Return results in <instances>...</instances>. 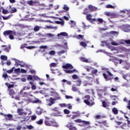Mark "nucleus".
I'll list each match as a JSON object with an SVG mask.
<instances>
[{
    "label": "nucleus",
    "mask_w": 130,
    "mask_h": 130,
    "mask_svg": "<svg viewBox=\"0 0 130 130\" xmlns=\"http://www.w3.org/2000/svg\"><path fill=\"white\" fill-rule=\"evenodd\" d=\"M15 73H20L21 69L20 68L15 69L14 70Z\"/></svg>",
    "instance_id": "52"
},
{
    "label": "nucleus",
    "mask_w": 130,
    "mask_h": 130,
    "mask_svg": "<svg viewBox=\"0 0 130 130\" xmlns=\"http://www.w3.org/2000/svg\"><path fill=\"white\" fill-rule=\"evenodd\" d=\"M2 47H5L3 50H4V51H6V52H9L10 51V50H11V46H9L8 47L6 46V45H2L1 46Z\"/></svg>",
    "instance_id": "11"
},
{
    "label": "nucleus",
    "mask_w": 130,
    "mask_h": 130,
    "mask_svg": "<svg viewBox=\"0 0 130 130\" xmlns=\"http://www.w3.org/2000/svg\"><path fill=\"white\" fill-rule=\"evenodd\" d=\"M84 98L87 99L86 100L89 101L90 99H91V97L89 95H86L84 96Z\"/></svg>",
    "instance_id": "51"
},
{
    "label": "nucleus",
    "mask_w": 130,
    "mask_h": 130,
    "mask_svg": "<svg viewBox=\"0 0 130 130\" xmlns=\"http://www.w3.org/2000/svg\"><path fill=\"white\" fill-rule=\"evenodd\" d=\"M77 39H84V35H79L76 36Z\"/></svg>",
    "instance_id": "29"
},
{
    "label": "nucleus",
    "mask_w": 130,
    "mask_h": 130,
    "mask_svg": "<svg viewBox=\"0 0 130 130\" xmlns=\"http://www.w3.org/2000/svg\"><path fill=\"white\" fill-rule=\"evenodd\" d=\"M45 124L48 126H54L55 127H58V124H57L56 122L50 120V118L47 117H45Z\"/></svg>",
    "instance_id": "1"
},
{
    "label": "nucleus",
    "mask_w": 130,
    "mask_h": 130,
    "mask_svg": "<svg viewBox=\"0 0 130 130\" xmlns=\"http://www.w3.org/2000/svg\"><path fill=\"white\" fill-rule=\"evenodd\" d=\"M58 55H61V54H63V53H66V50H62L61 51L58 52Z\"/></svg>",
    "instance_id": "41"
},
{
    "label": "nucleus",
    "mask_w": 130,
    "mask_h": 130,
    "mask_svg": "<svg viewBox=\"0 0 130 130\" xmlns=\"http://www.w3.org/2000/svg\"><path fill=\"white\" fill-rule=\"evenodd\" d=\"M27 4L29 6H34L35 2L34 1L31 0V1H28Z\"/></svg>",
    "instance_id": "26"
},
{
    "label": "nucleus",
    "mask_w": 130,
    "mask_h": 130,
    "mask_svg": "<svg viewBox=\"0 0 130 130\" xmlns=\"http://www.w3.org/2000/svg\"><path fill=\"white\" fill-rule=\"evenodd\" d=\"M64 71L66 74H74V73H77L78 72L76 69H73V70H64Z\"/></svg>",
    "instance_id": "10"
},
{
    "label": "nucleus",
    "mask_w": 130,
    "mask_h": 130,
    "mask_svg": "<svg viewBox=\"0 0 130 130\" xmlns=\"http://www.w3.org/2000/svg\"><path fill=\"white\" fill-rule=\"evenodd\" d=\"M3 14H4V15H6V14H8V10H6V9H3V11H2Z\"/></svg>",
    "instance_id": "56"
},
{
    "label": "nucleus",
    "mask_w": 130,
    "mask_h": 130,
    "mask_svg": "<svg viewBox=\"0 0 130 130\" xmlns=\"http://www.w3.org/2000/svg\"><path fill=\"white\" fill-rule=\"evenodd\" d=\"M106 7L107 8V9H114V8H115V7L113 6L112 5H108L106 6Z\"/></svg>",
    "instance_id": "37"
},
{
    "label": "nucleus",
    "mask_w": 130,
    "mask_h": 130,
    "mask_svg": "<svg viewBox=\"0 0 130 130\" xmlns=\"http://www.w3.org/2000/svg\"><path fill=\"white\" fill-rule=\"evenodd\" d=\"M111 14V13H110V12H106L105 13V15H106V16H107L108 17H110Z\"/></svg>",
    "instance_id": "64"
},
{
    "label": "nucleus",
    "mask_w": 130,
    "mask_h": 130,
    "mask_svg": "<svg viewBox=\"0 0 130 130\" xmlns=\"http://www.w3.org/2000/svg\"><path fill=\"white\" fill-rule=\"evenodd\" d=\"M62 68L65 69L66 70H68V69L69 70H73V69H74V67L71 64L68 63L64 65H63Z\"/></svg>",
    "instance_id": "7"
},
{
    "label": "nucleus",
    "mask_w": 130,
    "mask_h": 130,
    "mask_svg": "<svg viewBox=\"0 0 130 130\" xmlns=\"http://www.w3.org/2000/svg\"><path fill=\"white\" fill-rule=\"evenodd\" d=\"M67 105L68 104H60L59 106L60 107H67Z\"/></svg>",
    "instance_id": "53"
},
{
    "label": "nucleus",
    "mask_w": 130,
    "mask_h": 130,
    "mask_svg": "<svg viewBox=\"0 0 130 130\" xmlns=\"http://www.w3.org/2000/svg\"><path fill=\"white\" fill-rule=\"evenodd\" d=\"M16 34V32L11 30H6L3 32V35L5 37L9 36V38L11 40H13V39H15V37H14V36H15Z\"/></svg>",
    "instance_id": "2"
},
{
    "label": "nucleus",
    "mask_w": 130,
    "mask_h": 130,
    "mask_svg": "<svg viewBox=\"0 0 130 130\" xmlns=\"http://www.w3.org/2000/svg\"><path fill=\"white\" fill-rule=\"evenodd\" d=\"M29 84H30V85H31L32 90H36V88H37L36 85H35V84H33V82L30 81L29 82Z\"/></svg>",
    "instance_id": "18"
},
{
    "label": "nucleus",
    "mask_w": 130,
    "mask_h": 130,
    "mask_svg": "<svg viewBox=\"0 0 130 130\" xmlns=\"http://www.w3.org/2000/svg\"><path fill=\"white\" fill-rule=\"evenodd\" d=\"M107 73L108 74L109 76L111 77H108V75H107V74L105 73H103V76L104 79H106V81H112V80H113V79H114V78H113V74L110 72L109 71H107Z\"/></svg>",
    "instance_id": "3"
},
{
    "label": "nucleus",
    "mask_w": 130,
    "mask_h": 130,
    "mask_svg": "<svg viewBox=\"0 0 130 130\" xmlns=\"http://www.w3.org/2000/svg\"><path fill=\"white\" fill-rule=\"evenodd\" d=\"M21 72L22 73V74H26V73H27V71L25 70L24 69H21Z\"/></svg>",
    "instance_id": "60"
},
{
    "label": "nucleus",
    "mask_w": 130,
    "mask_h": 130,
    "mask_svg": "<svg viewBox=\"0 0 130 130\" xmlns=\"http://www.w3.org/2000/svg\"><path fill=\"white\" fill-rule=\"evenodd\" d=\"M127 121L126 126H128V127H130L129 124H130V121L128 119L126 120Z\"/></svg>",
    "instance_id": "57"
},
{
    "label": "nucleus",
    "mask_w": 130,
    "mask_h": 130,
    "mask_svg": "<svg viewBox=\"0 0 130 130\" xmlns=\"http://www.w3.org/2000/svg\"><path fill=\"white\" fill-rule=\"evenodd\" d=\"M63 112L65 114H70V111L68 109H64Z\"/></svg>",
    "instance_id": "46"
},
{
    "label": "nucleus",
    "mask_w": 130,
    "mask_h": 130,
    "mask_svg": "<svg viewBox=\"0 0 130 130\" xmlns=\"http://www.w3.org/2000/svg\"><path fill=\"white\" fill-rule=\"evenodd\" d=\"M14 69H15V67L12 68V69L11 70H8L7 71V73H8V74H12V73H13V72H14Z\"/></svg>",
    "instance_id": "39"
},
{
    "label": "nucleus",
    "mask_w": 130,
    "mask_h": 130,
    "mask_svg": "<svg viewBox=\"0 0 130 130\" xmlns=\"http://www.w3.org/2000/svg\"><path fill=\"white\" fill-rule=\"evenodd\" d=\"M32 79H34V80H35V81H40V80H41V79H40V78H39L38 76H33Z\"/></svg>",
    "instance_id": "34"
},
{
    "label": "nucleus",
    "mask_w": 130,
    "mask_h": 130,
    "mask_svg": "<svg viewBox=\"0 0 130 130\" xmlns=\"http://www.w3.org/2000/svg\"><path fill=\"white\" fill-rule=\"evenodd\" d=\"M47 29H57V26H46Z\"/></svg>",
    "instance_id": "43"
},
{
    "label": "nucleus",
    "mask_w": 130,
    "mask_h": 130,
    "mask_svg": "<svg viewBox=\"0 0 130 130\" xmlns=\"http://www.w3.org/2000/svg\"><path fill=\"white\" fill-rule=\"evenodd\" d=\"M125 43L129 44L130 45V40H127L124 41Z\"/></svg>",
    "instance_id": "62"
},
{
    "label": "nucleus",
    "mask_w": 130,
    "mask_h": 130,
    "mask_svg": "<svg viewBox=\"0 0 130 130\" xmlns=\"http://www.w3.org/2000/svg\"><path fill=\"white\" fill-rule=\"evenodd\" d=\"M126 13L128 16V17L130 18V10H121L120 11L119 16L121 17L122 18H124V14ZM123 14V15L121 14Z\"/></svg>",
    "instance_id": "4"
},
{
    "label": "nucleus",
    "mask_w": 130,
    "mask_h": 130,
    "mask_svg": "<svg viewBox=\"0 0 130 130\" xmlns=\"http://www.w3.org/2000/svg\"><path fill=\"white\" fill-rule=\"evenodd\" d=\"M115 14L111 13L110 17H111V18H115Z\"/></svg>",
    "instance_id": "61"
},
{
    "label": "nucleus",
    "mask_w": 130,
    "mask_h": 130,
    "mask_svg": "<svg viewBox=\"0 0 130 130\" xmlns=\"http://www.w3.org/2000/svg\"><path fill=\"white\" fill-rule=\"evenodd\" d=\"M82 123H83V124L85 125H89L90 124V122L88 121L82 120Z\"/></svg>",
    "instance_id": "31"
},
{
    "label": "nucleus",
    "mask_w": 130,
    "mask_h": 130,
    "mask_svg": "<svg viewBox=\"0 0 130 130\" xmlns=\"http://www.w3.org/2000/svg\"><path fill=\"white\" fill-rule=\"evenodd\" d=\"M75 122H78V123H82L83 122V120H82L80 119H77L75 120H74Z\"/></svg>",
    "instance_id": "38"
},
{
    "label": "nucleus",
    "mask_w": 130,
    "mask_h": 130,
    "mask_svg": "<svg viewBox=\"0 0 130 130\" xmlns=\"http://www.w3.org/2000/svg\"><path fill=\"white\" fill-rule=\"evenodd\" d=\"M72 91H73V92H78V88L76 87H73L72 88Z\"/></svg>",
    "instance_id": "49"
},
{
    "label": "nucleus",
    "mask_w": 130,
    "mask_h": 130,
    "mask_svg": "<svg viewBox=\"0 0 130 130\" xmlns=\"http://www.w3.org/2000/svg\"><path fill=\"white\" fill-rule=\"evenodd\" d=\"M88 10L90 11V12H95V11L98 10V8H97V7H95V6L89 5Z\"/></svg>",
    "instance_id": "8"
},
{
    "label": "nucleus",
    "mask_w": 130,
    "mask_h": 130,
    "mask_svg": "<svg viewBox=\"0 0 130 130\" xmlns=\"http://www.w3.org/2000/svg\"><path fill=\"white\" fill-rule=\"evenodd\" d=\"M55 100L52 98H50L49 100V103L48 104L49 106H51L53 104H54L55 103Z\"/></svg>",
    "instance_id": "12"
},
{
    "label": "nucleus",
    "mask_w": 130,
    "mask_h": 130,
    "mask_svg": "<svg viewBox=\"0 0 130 130\" xmlns=\"http://www.w3.org/2000/svg\"><path fill=\"white\" fill-rule=\"evenodd\" d=\"M17 112L19 115H23V110L21 108L18 109Z\"/></svg>",
    "instance_id": "22"
},
{
    "label": "nucleus",
    "mask_w": 130,
    "mask_h": 130,
    "mask_svg": "<svg viewBox=\"0 0 130 130\" xmlns=\"http://www.w3.org/2000/svg\"><path fill=\"white\" fill-rule=\"evenodd\" d=\"M50 55H54L55 54V51L52 50L49 52Z\"/></svg>",
    "instance_id": "44"
},
{
    "label": "nucleus",
    "mask_w": 130,
    "mask_h": 130,
    "mask_svg": "<svg viewBox=\"0 0 130 130\" xmlns=\"http://www.w3.org/2000/svg\"><path fill=\"white\" fill-rule=\"evenodd\" d=\"M4 117L7 120H13V115L11 114L4 115Z\"/></svg>",
    "instance_id": "9"
},
{
    "label": "nucleus",
    "mask_w": 130,
    "mask_h": 130,
    "mask_svg": "<svg viewBox=\"0 0 130 130\" xmlns=\"http://www.w3.org/2000/svg\"><path fill=\"white\" fill-rule=\"evenodd\" d=\"M80 60H81V61H82L83 62H87V63L90 62V61H89V59H88L84 57H81Z\"/></svg>",
    "instance_id": "14"
},
{
    "label": "nucleus",
    "mask_w": 130,
    "mask_h": 130,
    "mask_svg": "<svg viewBox=\"0 0 130 130\" xmlns=\"http://www.w3.org/2000/svg\"><path fill=\"white\" fill-rule=\"evenodd\" d=\"M9 94L11 96H14V95H15V90H14V89L9 90Z\"/></svg>",
    "instance_id": "25"
},
{
    "label": "nucleus",
    "mask_w": 130,
    "mask_h": 130,
    "mask_svg": "<svg viewBox=\"0 0 130 130\" xmlns=\"http://www.w3.org/2000/svg\"><path fill=\"white\" fill-rule=\"evenodd\" d=\"M1 59L2 60H7L8 59V57H7V56L5 55H1Z\"/></svg>",
    "instance_id": "28"
},
{
    "label": "nucleus",
    "mask_w": 130,
    "mask_h": 130,
    "mask_svg": "<svg viewBox=\"0 0 130 130\" xmlns=\"http://www.w3.org/2000/svg\"><path fill=\"white\" fill-rule=\"evenodd\" d=\"M66 99H73V96L70 95H66Z\"/></svg>",
    "instance_id": "59"
},
{
    "label": "nucleus",
    "mask_w": 130,
    "mask_h": 130,
    "mask_svg": "<svg viewBox=\"0 0 130 130\" xmlns=\"http://www.w3.org/2000/svg\"><path fill=\"white\" fill-rule=\"evenodd\" d=\"M27 128H28V129H33V126L29 125H27L26 126Z\"/></svg>",
    "instance_id": "55"
},
{
    "label": "nucleus",
    "mask_w": 130,
    "mask_h": 130,
    "mask_svg": "<svg viewBox=\"0 0 130 130\" xmlns=\"http://www.w3.org/2000/svg\"><path fill=\"white\" fill-rule=\"evenodd\" d=\"M63 9L65 10V11H69V10H70V8L66 5L63 7Z\"/></svg>",
    "instance_id": "58"
},
{
    "label": "nucleus",
    "mask_w": 130,
    "mask_h": 130,
    "mask_svg": "<svg viewBox=\"0 0 130 130\" xmlns=\"http://www.w3.org/2000/svg\"><path fill=\"white\" fill-rule=\"evenodd\" d=\"M57 36H68V33L66 32H62L60 34H58Z\"/></svg>",
    "instance_id": "23"
},
{
    "label": "nucleus",
    "mask_w": 130,
    "mask_h": 130,
    "mask_svg": "<svg viewBox=\"0 0 130 130\" xmlns=\"http://www.w3.org/2000/svg\"><path fill=\"white\" fill-rule=\"evenodd\" d=\"M37 124H42L43 123V119H40L39 121L36 122Z\"/></svg>",
    "instance_id": "36"
},
{
    "label": "nucleus",
    "mask_w": 130,
    "mask_h": 130,
    "mask_svg": "<svg viewBox=\"0 0 130 130\" xmlns=\"http://www.w3.org/2000/svg\"><path fill=\"white\" fill-rule=\"evenodd\" d=\"M69 128L70 130H77V128H76L75 126H73V125H70L69 126Z\"/></svg>",
    "instance_id": "30"
},
{
    "label": "nucleus",
    "mask_w": 130,
    "mask_h": 130,
    "mask_svg": "<svg viewBox=\"0 0 130 130\" xmlns=\"http://www.w3.org/2000/svg\"><path fill=\"white\" fill-rule=\"evenodd\" d=\"M55 101H56V100H59L60 99V96H59V94L58 93H56L55 94Z\"/></svg>",
    "instance_id": "24"
},
{
    "label": "nucleus",
    "mask_w": 130,
    "mask_h": 130,
    "mask_svg": "<svg viewBox=\"0 0 130 130\" xmlns=\"http://www.w3.org/2000/svg\"><path fill=\"white\" fill-rule=\"evenodd\" d=\"M72 78L73 79V80H77V79L79 78V77L77 76V75L75 74L72 76Z\"/></svg>",
    "instance_id": "45"
},
{
    "label": "nucleus",
    "mask_w": 130,
    "mask_h": 130,
    "mask_svg": "<svg viewBox=\"0 0 130 130\" xmlns=\"http://www.w3.org/2000/svg\"><path fill=\"white\" fill-rule=\"evenodd\" d=\"M37 117L36 116L33 115L31 116V120H35V119H36Z\"/></svg>",
    "instance_id": "63"
},
{
    "label": "nucleus",
    "mask_w": 130,
    "mask_h": 130,
    "mask_svg": "<svg viewBox=\"0 0 130 130\" xmlns=\"http://www.w3.org/2000/svg\"><path fill=\"white\" fill-rule=\"evenodd\" d=\"M99 123H102L104 125H105L106 126H107V122H106V121H102V122H99Z\"/></svg>",
    "instance_id": "42"
},
{
    "label": "nucleus",
    "mask_w": 130,
    "mask_h": 130,
    "mask_svg": "<svg viewBox=\"0 0 130 130\" xmlns=\"http://www.w3.org/2000/svg\"><path fill=\"white\" fill-rule=\"evenodd\" d=\"M97 21L101 23H103V22H104V21L103 20V19L102 18H98V19H96Z\"/></svg>",
    "instance_id": "48"
},
{
    "label": "nucleus",
    "mask_w": 130,
    "mask_h": 130,
    "mask_svg": "<svg viewBox=\"0 0 130 130\" xmlns=\"http://www.w3.org/2000/svg\"><path fill=\"white\" fill-rule=\"evenodd\" d=\"M102 106L103 107H104V108H106V107H108L109 105H108L107 102H105V101H104L102 102Z\"/></svg>",
    "instance_id": "16"
},
{
    "label": "nucleus",
    "mask_w": 130,
    "mask_h": 130,
    "mask_svg": "<svg viewBox=\"0 0 130 130\" xmlns=\"http://www.w3.org/2000/svg\"><path fill=\"white\" fill-rule=\"evenodd\" d=\"M112 111L114 114L116 115L117 114H118V110L116 109V108H113L112 110Z\"/></svg>",
    "instance_id": "15"
},
{
    "label": "nucleus",
    "mask_w": 130,
    "mask_h": 130,
    "mask_svg": "<svg viewBox=\"0 0 130 130\" xmlns=\"http://www.w3.org/2000/svg\"><path fill=\"white\" fill-rule=\"evenodd\" d=\"M115 122L117 125L120 126V127L122 128V129H125V128L126 127V123H123L122 124V122L118 121H115Z\"/></svg>",
    "instance_id": "5"
},
{
    "label": "nucleus",
    "mask_w": 130,
    "mask_h": 130,
    "mask_svg": "<svg viewBox=\"0 0 130 130\" xmlns=\"http://www.w3.org/2000/svg\"><path fill=\"white\" fill-rule=\"evenodd\" d=\"M88 13H89V9L88 8H85L83 12V15H88Z\"/></svg>",
    "instance_id": "27"
},
{
    "label": "nucleus",
    "mask_w": 130,
    "mask_h": 130,
    "mask_svg": "<svg viewBox=\"0 0 130 130\" xmlns=\"http://www.w3.org/2000/svg\"><path fill=\"white\" fill-rule=\"evenodd\" d=\"M86 20L87 21H89L90 23H93V22H95L97 21V19L96 18H92V15L90 14H86Z\"/></svg>",
    "instance_id": "6"
},
{
    "label": "nucleus",
    "mask_w": 130,
    "mask_h": 130,
    "mask_svg": "<svg viewBox=\"0 0 130 130\" xmlns=\"http://www.w3.org/2000/svg\"><path fill=\"white\" fill-rule=\"evenodd\" d=\"M31 89V86L30 85L25 86L23 87V90H30Z\"/></svg>",
    "instance_id": "35"
},
{
    "label": "nucleus",
    "mask_w": 130,
    "mask_h": 130,
    "mask_svg": "<svg viewBox=\"0 0 130 130\" xmlns=\"http://www.w3.org/2000/svg\"><path fill=\"white\" fill-rule=\"evenodd\" d=\"M56 66H57V64H56V63H51L50 64V68H55V67H56Z\"/></svg>",
    "instance_id": "32"
},
{
    "label": "nucleus",
    "mask_w": 130,
    "mask_h": 130,
    "mask_svg": "<svg viewBox=\"0 0 130 130\" xmlns=\"http://www.w3.org/2000/svg\"><path fill=\"white\" fill-rule=\"evenodd\" d=\"M27 80L28 81H29V80L33 81V77H32V75H28L27 78Z\"/></svg>",
    "instance_id": "33"
},
{
    "label": "nucleus",
    "mask_w": 130,
    "mask_h": 130,
    "mask_svg": "<svg viewBox=\"0 0 130 130\" xmlns=\"http://www.w3.org/2000/svg\"><path fill=\"white\" fill-rule=\"evenodd\" d=\"M31 103L37 104V103H41V101L40 100L35 98L34 100L31 101Z\"/></svg>",
    "instance_id": "13"
},
{
    "label": "nucleus",
    "mask_w": 130,
    "mask_h": 130,
    "mask_svg": "<svg viewBox=\"0 0 130 130\" xmlns=\"http://www.w3.org/2000/svg\"><path fill=\"white\" fill-rule=\"evenodd\" d=\"M84 103H85V104H86V105L90 106V102H89V101H88V100H84Z\"/></svg>",
    "instance_id": "47"
},
{
    "label": "nucleus",
    "mask_w": 130,
    "mask_h": 130,
    "mask_svg": "<svg viewBox=\"0 0 130 130\" xmlns=\"http://www.w3.org/2000/svg\"><path fill=\"white\" fill-rule=\"evenodd\" d=\"M80 46H82V47H84V48H86L87 47V43L85 42H81L80 43Z\"/></svg>",
    "instance_id": "17"
},
{
    "label": "nucleus",
    "mask_w": 130,
    "mask_h": 130,
    "mask_svg": "<svg viewBox=\"0 0 130 130\" xmlns=\"http://www.w3.org/2000/svg\"><path fill=\"white\" fill-rule=\"evenodd\" d=\"M66 107H68V109H72L73 108L71 104H67Z\"/></svg>",
    "instance_id": "50"
},
{
    "label": "nucleus",
    "mask_w": 130,
    "mask_h": 130,
    "mask_svg": "<svg viewBox=\"0 0 130 130\" xmlns=\"http://www.w3.org/2000/svg\"><path fill=\"white\" fill-rule=\"evenodd\" d=\"M111 45H114V46H117V45H118V43H117L115 42H112Z\"/></svg>",
    "instance_id": "54"
},
{
    "label": "nucleus",
    "mask_w": 130,
    "mask_h": 130,
    "mask_svg": "<svg viewBox=\"0 0 130 130\" xmlns=\"http://www.w3.org/2000/svg\"><path fill=\"white\" fill-rule=\"evenodd\" d=\"M16 12H17V9L13 8L11 9L10 13H11V14H13L14 13H16Z\"/></svg>",
    "instance_id": "40"
},
{
    "label": "nucleus",
    "mask_w": 130,
    "mask_h": 130,
    "mask_svg": "<svg viewBox=\"0 0 130 130\" xmlns=\"http://www.w3.org/2000/svg\"><path fill=\"white\" fill-rule=\"evenodd\" d=\"M36 114H37V115H41V114H42V110L40 108L38 109L36 111Z\"/></svg>",
    "instance_id": "19"
},
{
    "label": "nucleus",
    "mask_w": 130,
    "mask_h": 130,
    "mask_svg": "<svg viewBox=\"0 0 130 130\" xmlns=\"http://www.w3.org/2000/svg\"><path fill=\"white\" fill-rule=\"evenodd\" d=\"M75 83H76L77 86H81V85L82 84V80H81V79H79L78 80L75 81Z\"/></svg>",
    "instance_id": "20"
},
{
    "label": "nucleus",
    "mask_w": 130,
    "mask_h": 130,
    "mask_svg": "<svg viewBox=\"0 0 130 130\" xmlns=\"http://www.w3.org/2000/svg\"><path fill=\"white\" fill-rule=\"evenodd\" d=\"M39 30H40V27L38 25H36L34 28V30L35 31V32H38V31H39Z\"/></svg>",
    "instance_id": "21"
}]
</instances>
